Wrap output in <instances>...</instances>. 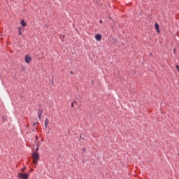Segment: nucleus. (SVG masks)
Returning a JSON list of instances; mask_svg holds the SVG:
<instances>
[{"label": "nucleus", "instance_id": "f257e3e1", "mask_svg": "<svg viewBox=\"0 0 179 179\" xmlns=\"http://www.w3.org/2000/svg\"><path fill=\"white\" fill-rule=\"evenodd\" d=\"M31 158L33 159V164L35 165H38V162L40 159V155L38 152H32Z\"/></svg>", "mask_w": 179, "mask_h": 179}, {"label": "nucleus", "instance_id": "f03ea898", "mask_svg": "<svg viewBox=\"0 0 179 179\" xmlns=\"http://www.w3.org/2000/svg\"><path fill=\"white\" fill-rule=\"evenodd\" d=\"M18 178L22 179H28L29 178V173H18Z\"/></svg>", "mask_w": 179, "mask_h": 179}, {"label": "nucleus", "instance_id": "7ed1b4c3", "mask_svg": "<svg viewBox=\"0 0 179 179\" xmlns=\"http://www.w3.org/2000/svg\"><path fill=\"white\" fill-rule=\"evenodd\" d=\"M24 60L27 64H29L31 61V57H30L28 55H26L24 57Z\"/></svg>", "mask_w": 179, "mask_h": 179}, {"label": "nucleus", "instance_id": "20e7f679", "mask_svg": "<svg viewBox=\"0 0 179 179\" xmlns=\"http://www.w3.org/2000/svg\"><path fill=\"white\" fill-rule=\"evenodd\" d=\"M95 39H96V41H101V39H102V36H101V34H96V35H95Z\"/></svg>", "mask_w": 179, "mask_h": 179}, {"label": "nucleus", "instance_id": "39448f33", "mask_svg": "<svg viewBox=\"0 0 179 179\" xmlns=\"http://www.w3.org/2000/svg\"><path fill=\"white\" fill-rule=\"evenodd\" d=\"M155 29L157 30V32L158 34H159L160 33V30H159V24L158 23H155Z\"/></svg>", "mask_w": 179, "mask_h": 179}, {"label": "nucleus", "instance_id": "423d86ee", "mask_svg": "<svg viewBox=\"0 0 179 179\" xmlns=\"http://www.w3.org/2000/svg\"><path fill=\"white\" fill-rule=\"evenodd\" d=\"M48 124H49V120H48V118H45V124H44L45 127L47 128L48 126Z\"/></svg>", "mask_w": 179, "mask_h": 179}, {"label": "nucleus", "instance_id": "0eeeda50", "mask_svg": "<svg viewBox=\"0 0 179 179\" xmlns=\"http://www.w3.org/2000/svg\"><path fill=\"white\" fill-rule=\"evenodd\" d=\"M20 24L22 27H25L27 26V23L24 22V20H21Z\"/></svg>", "mask_w": 179, "mask_h": 179}, {"label": "nucleus", "instance_id": "6e6552de", "mask_svg": "<svg viewBox=\"0 0 179 179\" xmlns=\"http://www.w3.org/2000/svg\"><path fill=\"white\" fill-rule=\"evenodd\" d=\"M43 111L41 110H38V119L41 120Z\"/></svg>", "mask_w": 179, "mask_h": 179}, {"label": "nucleus", "instance_id": "1a4fd4ad", "mask_svg": "<svg viewBox=\"0 0 179 179\" xmlns=\"http://www.w3.org/2000/svg\"><path fill=\"white\" fill-rule=\"evenodd\" d=\"M18 34L20 36L22 35L23 31H22V27L18 28Z\"/></svg>", "mask_w": 179, "mask_h": 179}, {"label": "nucleus", "instance_id": "9d476101", "mask_svg": "<svg viewBox=\"0 0 179 179\" xmlns=\"http://www.w3.org/2000/svg\"><path fill=\"white\" fill-rule=\"evenodd\" d=\"M39 147H40V145H39V144H38V145H37V147H36V148L35 152L38 153Z\"/></svg>", "mask_w": 179, "mask_h": 179}, {"label": "nucleus", "instance_id": "9b49d317", "mask_svg": "<svg viewBox=\"0 0 179 179\" xmlns=\"http://www.w3.org/2000/svg\"><path fill=\"white\" fill-rule=\"evenodd\" d=\"M176 69L178 71V70H179V65L177 64V65L176 66Z\"/></svg>", "mask_w": 179, "mask_h": 179}, {"label": "nucleus", "instance_id": "f8f14e48", "mask_svg": "<svg viewBox=\"0 0 179 179\" xmlns=\"http://www.w3.org/2000/svg\"><path fill=\"white\" fill-rule=\"evenodd\" d=\"M71 108H73V107H74V103H73V102L71 103Z\"/></svg>", "mask_w": 179, "mask_h": 179}, {"label": "nucleus", "instance_id": "ddd939ff", "mask_svg": "<svg viewBox=\"0 0 179 179\" xmlns=\"http://www.w3.org/2000/svg\"><path fill=\"white\" fill-rule=\"evenodd\" d=\"M86 151L85 148H83V152H85Z\"/></svg>", "mask_w": 179, "mask_h": 179}, {"label": "nucleus", "instance_id": "4468645a", "mask_svg": "<svg viewBox=\"0 0 179 179\" xmlns=\"http://www.w3.org/2000/svg\"><path fill=\"white\" fill-rule=\"evenodd\" d=\"M102 22H103V20H101L99 21V23L101 24Z\"/></svg>", "mask_w": 179, "mask_h": 179}, {"label": "nucleus", "instance_id": "2eb2a0df", "mask_svg": "<svg viewBox=\"0 0 179 179\" xmlns=\"http://www.w3.org/2000/svg\"><path fill=\"white\" fill-rule=\"evenodd\" d=\"M70 73H71V74H73V71H71V72H70Z\"/></svg>", "mask_w": 179, "mask_h": 179}, {"label": "nucleus", "instance_id": "dca6fc26", "mask_svg": "<svg viewBox=\"0 0 179 179\" xmlns=\"http://www.w3.org/2000/svg\"><path fill=\"white\" fill-rule=\"evenodd\" d=\"M25 169H26V168H23L22 171H24V170H25Z\"/></svg>", "mask_w": 179, "mask_h": 179}, {"label": "nucleus", "instance_id": "f3484780", "mask_svg": "<svg viewBox=\"0 0 179 179\" xmlns=\"http://www.w3.org/2000/svg\"><path fill=\"white\" fill-rule=\"evenodd\" d=\"M31 171H34V169H31Z\"/></svg>", "mask_w": 179, "mask_h": 179}, {"label": "nucleus", "instance_id": "a211bd4d", "mask_svg": "<svg viewBox=\"0 0 179 179\" xmlns=\"http://www.w3.org/2000/svg\"><path fill=\"white\" fill-rule=\"evenodd\" d=\"M178 72H179V69H178Z\"/></svg>", "mask_w": 179, "mask_h": 179}]
</instances>
